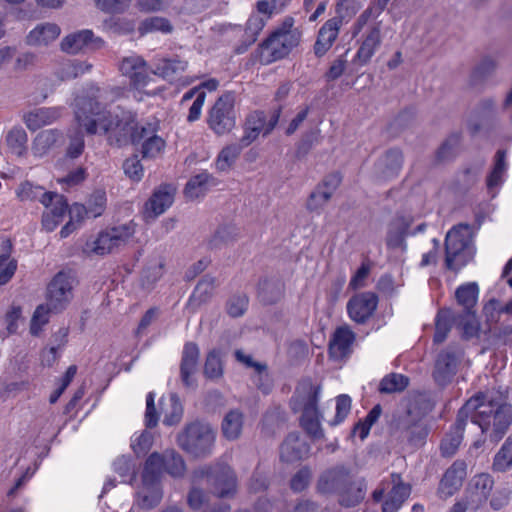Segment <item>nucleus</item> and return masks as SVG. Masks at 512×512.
I'll use <instances>...</instances> for the list:
<instances>
[{
  "label": "nucleus",
  "instance_id": "nucleus-38",
  "mask_svg": "<svg viewBox=\"0 0 512 512\" xmlns=\"http://www.w3.org/2000/svg\"><path fill=\"white\" fill-rule=\"evenodd\" d=\"M217 180L207 172L192 177L185 187V194L188 198L195 199L202 196L210 187L216 186Z\"/></svg>",
  "mask_w": 512,
  "mask_h": 512
},
{
  "label": "nucleus",
  "instance_id": "nucleus-9",
  "mask_svg": "<svg viewBox=\"0 0 512 512\" xmlns=\"http://www.w3.org/2000/svg\"><path fill=\"white\" fill-rule=\"evenodd\" d=\"M204 478L214 487L219 498L229 497L235 492L236 476L231 467L226 464L206 465L194 470V481Z\"/></svg>",
  "mask_w": 512,
  "mask_h": 512
},
{
  "label": "nucleus",
  "instance_id": "nucleus-21",
  "mask_svg": "<svg viewBox=\"0 0 512 512\" xmlns=\"http://www.w3.org/2000/svg\"><path fill=\"white\" fill-rule=\"evenodd\" d=\"M381 42V26L380 23H376L363 34L355 61H358L361 65L367 64L380 47Z\"/></svg>",
  "mask_w": 512,
  "mask_h": 512
},
{
  "label": "nucleus",
  "instance_id": "nucleus-44",
  "mask_svg": "<svg viewBox=\"0 0 512 512\" xmlns=\"http://www.w3.org/2000/svg\"><path fill=\"white\" fill-rule=\"evenodd\" d=\"M478 292L476 283L462 285L456 290L455 296L458 304L464 307L463 312H475L473 308L477 303Z\"/></svg>",
  "mask_w": 512,
  "mask_h": 512
},
{
  "label": "nucleus",
  "instance_id": "nucleus-36",
  "mask_svg": "<svg viewBox=\"0 0 512 512\" xmlns=\"http://www.w3.org/2000/svg\"><path fill=\"white\" fill-rule=\"evenodd\" d=\"M188 67V62L179 57L161 59L156 64L153 73L167 80H173L183 73Z\"/></svg>",
  "mask_w": 512,
  "mask_h": 512
},
{
  "label": "nucleus",
  "instance_id": "nucleus-64",
  "mask_svg": "<svg viewBox=\"0 0 512 512\" xmlns=\"http://www.w3.org/2000/svg\"><path fill=\"white\" fill-rule=\"evenodd\" d=\"M332 195L324 190L320 185H317L316 189L310 194L306 207L310 211H316L323 207L330 199Z\"/></svg>",
  "mask_w": 512,
  "mask_h": 512
},
{
  "label": "nucleus",
  "instance_id": "nucleus-5",
  "mask_svg": "<svg viewBox=\"0 0 512 512\" xmlns=\"http://www.w3.org/2000/svg\"><path fill=\"white\" fill-rule=\"evenodd\" d=\"M215 438V431L209 423L196 420L185 425L177 435V444L192 456L204 458L212 453Z\"/></svg>",
  "mask_w": 512,
  "mask_h": 512
},
{
  "label": "nucleus",
  "instance_id": "nucleus-3",
  "mask_svg": "<svg viewBox=\"0 0 512 512\" xmlns=\"http://www.w3.org/2000/svg\"><path fill=\"white\" fill-rule=\"evenodd\" d=\"M316 490L320 494H336L342 507L352 508L364 500L366 483L351 466L336 464L321 472Z\"/></svg>",
  "mask_w": 512,
  "mask_h": 512
},
{
  "label": "nucleus",
  "instance_id": "nucleus-15",
  "mask_svg": "<svg viewBox=\"0 0 512 512\" xmlns=\"http://www.w3.org/2000/svg\"><path fill=\"white\" fill-rule=\"evenodd\" d=\"M378 297L372 292H363L353 296L347 303L350 318L359 323H365L377 308Z\"/></svg>",
  "mask_w": 512,
  "mask_h": 512
},
{
  "label": "nucleus",
  "instance_id": "nucleus-62",
  "mask_svg": "<svg viewBox=\"0 0 512 512\" xmlns=\"http://www.w3.org/2000/svg\"><path fill=\"white\" fill-rule=\"evenodd\" d=\"M460 143V137L457 134L451 135L441 145L437 152V159L441 162L447 161L453 158L456 154L457 147Z\"/></svg>",
  "mask_w": 512,
  "mask_h": 512
},
{
  "label": "nucleus",
  "instance_id": "nucleus-28",
  "mask_svg": "<svg viewBox=\"0 0 512 512\" xmlns=\"http://www.w3.org/2000/svg\"><path fill=\"white\" fill-rule=\"evenodd\" d=\"M59 117L60 110L58 108H37L24 114L23 121L29 130L36 131L45 125L51 124Z\"/></svg>",
  "mask_w": 512,
  "mask_h": 512
},
{
  "label": "nucleus",
  "instance_id": "nucleus-22",
  "mask_svg": "<svg viewBox=\"0 0 512 512\" xmlns=\"http://www.w3.org/2000/svg\"><path fill=\"white\" fill-rule=\"evenodd\" d=\"M174 201V189L170 185H162L154 191L145 205L148 218L155 219L165 212Z\"/></svg>",
  "mask_w": 512,
  "mask_h": 512
},
{
  "label": "nucleus",
  "instance_id": "nucleus-34",
  "mask_svg": "<svg viewBox=\"0 0 512 512\" xmlns=\"http://www.w3.org/2000/svg\"><path fill=\"white\" fill-rule=\"evenodd\" d=\"M39 202L47 208L44 213L55 217V219L63 220L68 211V203L63 195L56 192L43 193L39 198Z\"/></svg>",
  "mask_w": 512,
  "mask_h": 512
},
{
  "label": "nucleus",
  "instance_id": "nucleus-24",
  "mask_svg": "<svg viewBox=\"0 0 512 512\" xmlns=\"http://www.w3.org/2000/svg\"><path fill=\"white\" fill-rule=\"evenodd\" d=\"M355 334L347 327L342 326L335 330L329 342V355L334 359H342L351 352Z\"/></svg>",
  "mask_w": 512,
  "mask_h": 512
},
{
  "label": "nucleus",
  "instance_id": "nucleus-41",
  "mask_svg": "<svg viewBox=\"0 0 512 512\" xmlns=\"http://www.w3.org/2000/svg\"><path fill=\"white\" fill-rule=\"evenodd\" d=\"M216 286V278L210 275H205L196 285L195 290L189 299V304L200 305L201 303L207 302L212 297Z\"/></svg>",
  "mask_w": 512,
  "mask_h": 512
},
{
  "label": "nucleus",
  "instance_id": "nucleus-37",
  "mask_svg": "<svg viewBox=\"0 0 512 512\" xmlns=\"http://www.w3.org/2000/svg\"><path fill=\"white\" fill-rule=\"evenodd\" d=\"M164 464V453L160 454L154 452L150 454L144 465L142 483H160V478L164 471Z\"/></svg>",
  "mask_w": 512,
  "mask_h": 512
},
{
  "label": "nucleus",
  "instance_id": "nucleus-27",
  "mask_svg": "<svg viewBox=\"0 0 512 512\" xmlns=\"http://www.w3.org/2000/svg\"><path fill=\"white\" fill-rule=\"evenodd\" d=\"M467 420L462 417L460 423V410L458 411L457 419L452 429L445 435L440 444V451L444 457H452L458 450L462 439L463 431Z\"/></svg>",
  "mask_w": 512,
  "mask_h": 512
},
{
  "label": "nucleus",
  "instance_id": "nucleus-23",
  "mask_svg": "<svg viewBox=\"0 0 512 512\" xmlns=\"http://www.w3.org/2000/svg\"><path fill=\"white\" fill-rule=\"evenodd\" d=\"M309 445L297 433H290L280 447V458L284 462L299 461L309 454Z\"/></svg>",
  "mask_w": 512,
  "mask_h": 512
},
{
  "label": "nucleus",
  "instance_id": "nucleus-39",
  "mask_svg": "<svg viewBox=\"0 0 512 512\" xmlns=\"http://www.w3.org/2000/svg\"><path fill=\"white\" fill-rule=\"evenodd\" d=\"M284 294V284L279 280L265 279L259 284L258 297L264 304L278 302Z\"/></svg>",
  "mask_w": 512,
  "mask_h": 512
},
{
  "label": "nucleus",
  "instance_id": "nucleus-53",
  "mask_svg": "<svg viewBox=\"0 0 512 512\" xmlns=\"http://www.w3.org/2000/svg\"><path fill=\"white\" fill-rule=\"evenodd\" d=\"M77 128L69 134V144L66 149V156L70 159L78 158L84 151L85 142L82 130L79 124L76 122Z\"/></svg>",
  "mask_w": 512,
  "mask_h": 512
},
{
  "label": "nucleus",
  "instance_id": "nucleus-16",
  "mask_svg": "<svg viewBox=\"0 0 512 512\" xmlns=\"http://www.w3.org/2000/svg\"><path fill=\"white\" fill-rule=\"evenodd\" d=\"M467 464L463 460H456L444 473L438 487L440 498L447 499L453 496L462 486L467 475Z\"/></svg>",
  "mask_w": 512,
  "mask_h": 512
},
{
  "label": "nucleus",
  "instance_id": "nucleus-46",
  "mask_svg": "<svg viewBox=\"0 0 512 512\" xmlns=\"http://www.w3.org/2000/svg\"><path fill=\"white\" fill-rule=\"evenodd\" d=\"M12 244L10 240L5 242L3 252L0 255V286L6 284L17 269V261L10 259Z\"/></svg>",
  "mask_w": 512,
  "mask_h": 512
},
{
  "label": "nucleus",
  "instance_id": "nucleus-45",
  "mask_svg": "<svg viewBox=\"0 0 512 512\" xmlns=\"http://www.w3.org/2000/svg\"><path fill=\"white\" fill-rule=\"evenodd\" d=\"M456 317L458 318L456 327L461 330L463 338L470 339L478 336L480 325L475 312H462L456 314Z\"/></svg>",
  "mask_w": 512,
  "mask_h": 512
},
{
  "label": "nucleus",
  "instance_id": "nucleus-50",
  "mask_svg": "<svg viewBox=\"0 0 512 512\" xmlns=\"http://www.w3.org/2000/svg\"><path fill=\"white\" fill-rule=\"evenodd\" d=\"M245 146L239 142V144H230L224 147L218 155L216 161V167L220 171H225L231 167V165L235 162V160L240 155L242 149Z\"/></svg>",
  "mask_w": 512,
  "mask_h": 512
},
{
  "label": "nucleus",
  "instance_id": "nucleus-54",
  "mask_svg": "<svg viewBox=\"0 0 512 512\" xmlns=\"http://www.w3.org/2000/svg\"><path fill=\"white\" fill-rule=\"evenodd\" d=\"M505 158H506V151L498 150L495 155L494 168L487 178L488 188L492 189L493 187H496L501 183L502 176L506 170Z\"/></svg>",
  "mask_w": 512,
  "mask_h": 512
},
{
  "label": "nucleus",
  "instance_id": "nucleus-51",
  "mask_svg": "<svg viewBox=\"0 0 512 512\" xmlns=\"http://www.w3.org/2000/svg\"><path fill=\"white\" fill-rule=\"evenodd\" d=\"M27 134L21 127L11 129L6 137V141L10 149L17 156H22L27 150Z\"/></svg>",
  "mask_w": 512,
  "mask_h": 512
},
{
  "label": "nucleus",
  "instance_id": "nucleus-7",
  "mask_svg": "<svg viewBox=\"0 0 512 512\" xmlns=\"http://www.w3.org/2000/svg\"><path fill=\"white\" fill-rule=\"evenodd\" d=\"M319 391V386H314L309 381L301 383L296 391L297 399L303 406L301 425L307 434L314 439L323 437L317 409Z\"/></svg>",
  "mask_w": 512,
  "mask_h": 512
},
{
  "label": "nucleus",
  "instance_id": "nucleus-43",
  "mask_svg": "<svg viewBox=\"0 0 512 512\" xmlns=\"http://www.w3.org/2000/svg\"><path fill=\"white\" fill-rule=\"evenodd\" d=\"M497 68V59L491 56H485L474 67L471 73V81L474 84L481 83L492 77Z\"/></svg>",
  "mask_w": 512,
  "mask_h": 512
},
{
  "label": "nucleus",
  "instance_id": "nucleus-8",
  "mask_svg": "<svg viewBox=\"0 0 512 512\" xmlns=\"http://www.w3.org/2000/svg\"><path fill=\"white\" fill-rule=\"evenodd\" d=\"M410 493V485L403 482L400 474L392 473L373 491L372 499L375 503L383 501L382 512H397Z\"/></svg>",
  "mask_w": 512,
  "mask_h": 512
},
{
  "label": "nucleus",
  "instance_id": "nucleus-61",
  "mask_svg": "<svg viewBox=\"0 0 512 512\" xmlns=\"http://www.w3.org/2000/svg\"><path fill=\"white\" fill-rule=\"evenodd\" d=\"M43 193L42 187L28 181L21 183L16 191L17 198L22 202L39 200Z\"/></svg>",
  "mask_w": 512,
  "mask_h": 512
},
{
  "label": "nucleus",
  "instance_id": "nucleus-29",
  "mask_svg": "<svg viewBox=\"0 0 512 512\" xmlns=\"http://www.w3.org/2000/svg\"><path fill=\"white\" fill-rule=\"evenodd\" d=\"M94 35L91 30H82L79 32H75L67 35L61 41V50L68 54H77L83 49L94 46Z\"/></svg>",
  "mask_w": 512,
  "mask_h": 512
},
{
  "label": "nucleus",
  "instance_id": "nucleus-12",
  "mask_svg": "<svg viewBox=\"0 0 512 512\" xmlns=\"http://www.w3.org/2000/svg\"><path fill=\"white\" fill-rule=\"evenodd\" d=\"M134 234V227L131 224H124L112 227L101 232L97 239L87 243V249L97 255H105L124 246Z\"/></svg>",
  "mask_w": 512,
  "mask_h": 512
},
{
  "label": "nucleus",
  "instance_id": "nucleus-33",
  "mask_svg": "<svg viewBox=\"0 0 512 512\" xmlns=\"http://www.w3.org/2000/svg\"><path fill=\"white\" fill-rule=\"evenodd\" d=\"M63 134L57 129H47L39 132L32 145V151L37 156L46 155L53 147L60 143Z\"/></svg>",
  "mask_w": 512,
  "mask_h": 512
},
{
  "label": "nucleus",
  "instance_id": "nucleus-14",
  "mask_svg": "<svg viewBox=\"0 0 512 512\" xmlns=\"http://www.w3.org/2000/svg\"><path fill=\"white\" fill-rule=\"evenodd\" d=\"M461 356V350L452 347H448L438 355L433 371L434 380L438 385L445 386L452 380L457 372Z\"/></svg>",
  "mask_w": 512,
  "mask_h": 512
},
{
  "label": "nucleus",
  "instance_id": "nucleus-32",
  "mask_svg": "<svg viewBox=\"0 0 512 512\" xmlns=\"http://www.w3.org/2000/svg\"><path fill=\"white\" fill-rule=\"evenodd\" d=\"M266 129V114L262 111H254L249 114L245 122L244 135L240 141L243 146H249L261 132Z\"/></svg>",
  "mask_w": 512,
  "mask_h": 512
},
{
  "label": "nucleus",
  "instance_id": "nucleus-42",
  "mask_svg": "<svg viewBox=\"0 0 512 512\" xmlns=\"http://www.w3.org/2000/svg\"><path fill=\"white\" fill-rule=\"evenodd\" d=\"M164 453V471L173 478H183L187 467L184 458L175 450H166Z\"/></svg>",
  "mask_w": 512,
  "mask_h": 512
},
{
  "label": "nucleus",
  "instance_id": "nucleus-11",
  "mask_svg": "<svg viewBox=\"0 0 512 512\" xmlns=\"http://www.w3.org/2000/svg\"><path fill=\"white\" fill-rule=\"evenodd\" d=\"M235 96L232 92L221 95L211 107L208 125L217 135L229 133L235 126Z\"/></svg>",
  "mask_w": 512,
  "mask_h": 512
},
{
  "label": "nucleus",
  "instance_id": "nucleus-60",
  "mask_svg": "<svg viewBox=\"0 0 512 512\" xmlns=\"http://www.w3.org/2000/svg\"><path fill=\"white\" fill-rule=\"evenodd\" d=\"M236 236V229L233 226H222L217 229L209 245L211 248H218L222 244H228L234 241Z\"/></svg>",
  "mask_w": 512,
  "mask_h": 512
},
{
  "label": "nucleus",
  "instance_id": "nucleus-1",
  "mask_svg": "<svg viewBox=\"0 0 512 512\" xmlns=\"http://www.w3.org/2000/svg\"><path fill=\"white\" fill-rule=\"evenodd\" d=\"M74 114L75 121L87 135L108 134L111 145L122 146L132 142L137 128L132 117L119 120L93 99H77Z\"/></svg>",
  "mask_w": 512,
  "mask_h": 512
},
{
  "label": "nucleus",
  "instance_id": "nucleus-4",
  "mask_svg": "<svg viewBox=\"0 0 512 512\" xmlns=\"http://www.w3.org/2000/svg\"><path fill=\"white\" fill-rule=\"evenodd\" d=\"M430 410L429 403L423 398L410 400L403 411L394 416L395 428L412 445L420 446L428 435L423 419Z\"/></svg>",
  "mask_w": 512,
  "mask_h": 512
},
{
  "label": "nucleus",
  "instance_id": "nucleus-13",
  "mask_svg": "<svg viewBox=\"0 0 512 512\" xmlns=\"http://www.w3.org/2000/svg\"><path fill=\"white\" fill-rule=\"evenodd\" d=\"M74 277L67 272H59L47 287L48 304L55 311L61 310L72 298Z\"/></svg>",
  "mask_w": 512,
  "mask_h": 512
},
{
  "label": "nucleus",
  "instance_id": "nucleus-56",
  "mask_svg": "<svg viewBox=\"0 0 512 512\" xmlns=\"http://www.w3.org/2000/svg\"><path fill=\"white\" fill-rule=\"evenodd\" d=\"M165 148V141L162 137L156 136L144 141L141 145V154L143 158L154 159L161 155Z\"/></svg>",
  "mask_w": 512,
  "mask_h": 512
},
{
  "label": "nucleus",
  "instance_id": "nucleus-55",
  "mask_svg": "<svg viewBox=\"0 0 512 512\" xmlns=\"http://www.w3.org/2000/svg\"><path fill=\"white\" fill-rule=\"evenodd\" d=\"M124 89L121 87L96 88L92 97H82L81 99H93L98 101L104 108L107 103L115 101L121 97Z\"/></svg>",
  "mask_w": 512,
  "mask_h": 512
},
{
  "label": "nucleus",
  "instance_id": "nucleus-2",
  "mask_svg": "<svg viewBox=\"0 0 512 512\" xmlns=\"http://www.w3.org/2000/svg\"><path fill=\"white\" fill-rule=\"evenodd\" d=\"M462 417L469 418L477 424L486 440L498 443L508 432L512 424V405L496 401L486 395H477L470 398L460 409V422Z\"/></svg>",
  "mask_w": 512,
  "mask_h": 512
},
{
  "label": "nucleus",
  "instance_id": "nucleus-30",
  "mask_svg": "<svg viewBox=\"0 0 512 512\" xmlns=\"http://www.w3.org/2000/svg\"><path fill=\"white\" fill-rule=\"evenodd\" d=\"M234 356L235 359L245 367L254 369L258 376V380L256 382L258 389L262 390L264 393H268L270 391V385L265 383L268 380L267 365L265 363L255 361L250 354L245 353L242 349L235 350Z\"/></svg>",
  "mask_w": 512,
  "mask_h": 512
},
{
  "label": "nucleus",
  "instance_id": "nucleus-63",
  "mask_svg": "<svg viewBox=\"0 0 512 512\" xmlns=\"http://www.w3.org/2000/svg\"><path fill=\"white\" fill-rule=\"evenodd\" d=\"M223 369L219 356L215 351L210 352L205 361L204 374L207 378L216 379L222 376Z\"/></svg>",
  "mask_w": 512,
  "mask_h": 512
},
{
  "label": "nucleus",
  "instance_id": "nucleus-10",
  "mask_svg": "<svg viewBox=\"0 0 512 512\" xmlns=\"http://www.w3.org/2000/svg\"><path fill=\"white\" fill-rule=\"evenodd\" d=\"M472 230L468 224L454 226L445 239V264L450 270H457L465 260H458L472 243Z\"/></svg>",
  "mask_w": 512,
  "mask_h": 512
},
{
  "label": "nucleus",
  "instance_id": "nucleus-57",
  "mask_svg": "<svg viewBox=\"0 0 512 512\" xmlns=\"http://www.w3.org/2000/svg\"><path fill=\"white\" fill-rule=\"evenodd\" d=\"M249 299L245 294L233 295L226 304V311L231 317L242 316L248 308Z\"/></svg>",
  "mask_w": 512,
  "mask_h": 512
},
{
  "label": "nucleus",
  "instance_id": "nucleus-40",
  "mask_svg": "<svg viewBox=\"0 0 512 512\" xmlns=\"http://www.w3.org/2000/svg\"><path fill=\"white\" fill-rule=\"evenodd\" d=\"M142 488L138 492V503L143 509H152L156 507L163 497L160 483H142Z\"/></svg>",
  "mask_w": 512,
  "mask_h": 512
},
{
  "label": "nucleus",
  "instance_id": "nucleus-26",
  "mask_svg": "<svg viewBox=\"0 0 512 512\" xmlns=\"http://www.w3.org/2000/svg\"><path fill=\"white\" fill-rule=\"evenodd\" d=\"M120 71L123 75L130 77L137 88L145 87L147 84L146 62L139 56L124 58L120 64Z\"/></svg>",
  "mask_w": 512,
  "mask_h": 512
},
{
  "label": "nucleus",
  "instance_id": "nucleus-31",
  "mask_svg": "<svg viewBox=\"0 0 512 512\" xmlns=\"http://www.w3.org/2000/svg\"><path fill=\"white\" fill-rule=\"evenodd\" d=\"M244 425V414L239 409L228 411L221 423L222 435L229 441L240 438Z\"/></svg>",
  "mask_w": 512,
  "mask_h": 512
},
{
  "label": "nucleus",
  "instance_id": "nucleus-19",
  "mask_svg": "<svg viewBox=\"0 0 512 512\" xmlns=\"http://www.w3.org/2000/svg\"><path fill=\"white\" fill-rule=\"evenodd\" d=\"M199 355L200 351L195 343L188 342L185 344L180 363V377L187 388L194 389L196 387L194 375L198 369Z\"/></svg>",
  "mask_w": 512,
  "mask_h": 512
},
{
  "label": "nucleus",
  "instance_id": "nucleus-18",
  "mask_svg": "<svg viewBox=\"0 0 512 512\" xmlns=\"http://www.w3.org/2000/svg\"><path fill=\"white\" fill-rule=\"evenodd\" d=\"M403 153L397 148L387 150L374 165L375 177L380 181H388L398 176L403 166Z\"/></svg>",
  "mask_w": 512,
  "mask_h": 512
},
{
  "label": "nucleus",
  "instance_id": "nucleus-59",
  "mask_svg": "<svg viewBox=\"0 0 512 512\" xmlns=\"http://www.w3.org/2000/svg\"><path fill=\"white\" fill-rule=\"evenodd\" d=\"M361 8L359 0H339L336 7L337 15L334 18H340L341 26L344 19L352 18Z\"/></svg>",
  "mask_w": 512,
  "mask_h": 512
},
{
  "label": "nucleus",
  "instance_id": "nucleus-17",
  "mask_svg": "<svg viewBox=\"0 0 512 512\" xmlns=\"http://www.w3.org/2000/svg\"><path fill=\"white\" fill-rule=\"evenodd\" d=\"M493 487V480L488 474H479L469 482L464 497L471 510H477L486 503Z\"/></svg>",
  "mask_w": 512,
  "mask_h": 512
},
{
  "label": "nucleus",
  "instance_id": "nucleus-20",
  "mask_svg": "<svg viewBox=\"0 0 512 512\" xmlns=\"http://www.w3.org/2000/svg\"><path fill=\"white\" fill-rule=\"evenodd\" d=\"M340 28V18H331L323 24L318 31L317 39L313 46V52L316 57L321 58L330 50L338 37Z\"/></svg>",
  "mask_w": 512,
  "mask_h": 512
},
{
  "label": "nucleus",
  "instance_id": "nucleus-49",
  "mask_svg": "<svg viewBox=\"0 0 512 512\" xmlns=\"http://www.w3.org/2000/svg\"><path fill=\"white\" fill-rule=\"evenodd\" d=\"M512 468V435L509 436L493 460V469L497 472H505Z\"/></svg>",
  "mask_w": 512,
  "mask_h": 512
},
{
  "label": "nucleus",
  "instance_id": "nucleus-35",
  "mask_svg": "<svg viewBox=\"0 0 512 512\" xmlns=\"http://www.w3.org/2000/svg\"><path fill=\"white\" fill-rule=\"evenodd\" d=\"M456 313L449 308L439 310L435 320V334L433 341L437 344L444 342L457 321Z\"/></svg>",
  "mask_w": 512,
  "mask_h": 512
},
{
  "label": "nucleus",
  "instance_id": "nucleus-25",
  "mask_svg": "<svg viewBox=\"0 0 512 512\" xmlns=\"http://www.w3.org/2000/svg\"><path fill=\"white\" fill-rule=\"evenodd\" d=\"M61 33L60 27L55 23L45 22L38 24L26 36V43L30 46H48L55 41Z\"/></svg>",
  "mask_w": 512,
  "mask_h": 512
},
{
  "label": "nucleus",
  "instance_id": "nucleus-48",
  "mask_svg": "<svg viewBox=\"0 0 512 512\" xmlns=\"http://www.w3.org/2000/svg\"><path fill=\"white\" fill-rule=\"evenodd\" d=\"M409 385V378L398 373L386 375L379 384V391L384 394L399 393Z\"/></svg>",
  "mask_w": 512,
  "mask_h": 512
},
{
  "label": "nucleus",
  "instance_id": "nucleus-52",
  "mask_svg": "<svg viewBox=\"0 0 512 512\" xmlns=\"http://www.w3.org/2000/svg\"><path fill=\"white\" fill-rule=\"evenodd\" d=\"M70 221L66 223L64 227H62L60 231L61 238L68 237L76 228V222L79 223L84 216L90 217L88 213V208L82 204H74L69 209Z\"/></svg>",
  "mask_w": 512,
  "mask_h": 512
},
{
  "label": "nucleus",
  "instance_id": "nucleus-6",
  "mask_svg": "<svg viewBox=\"0 0 512 512\" xmlns=\"http://www.w3.org/2000/svg\"><path fill=\"white\" fill-rule=\"evenodd\" d=\"M294 19L286 17L282 24L260 45L262 56L267 61H276L286 57L298 46L301 33L293 28Z\"/></svg>",
  "mask_w": 512,
  "mask_h": 512
},
{
  "label": "nucleus",
  "instance_id": "nucleus-47",
  "mask_svg": "<svg viewBox=\"0 0 512 512\" xmlns=\"http://www.w3.org/2000/svg\"><path fill=\"white\" fill-rule=\"evenodd\" d=\"M138 31L140 35H145L154 32H162L168 34L173 31V25L167 18L152 16L144 19L140 23Z\"/></svg>",
  "mask_w": 512,
  "mask_h": 512
},
{
  "label": "nucleus",
  "instance_id": "nucleus-58",
  "mask_svg": "<svg viewBox=\"0 0 512 512\" xmlns=\"http://www.w3.org/2000/svg\"><path fill=\"white\" fill-rule=\"evenodd\" d=\"M51 310H54L51 308V306L47 303V305H39L31 319V325H30V332L32 335H38L41 331V328L43 325H45L49 318L48 314Z\"/></svg>",
  "mask_w": 512,
  "mask_h": 512
}]
</instances>
